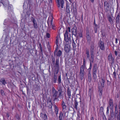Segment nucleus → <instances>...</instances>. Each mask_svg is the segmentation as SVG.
Returning a JSON list of instances; mask_svg holds the SVG:
<instances>
[{
  "label": "nucleus",
  "mask_w": 120,
  "mask_h": 120,
  "mask_svg": "<svg viewBox=\"0 0 120 120\" xmlns=\"http://www.w3.org/2000/svg\"><path fill=\"white\" fill-rule=\"evenodd\" d=\"M0 92L1 95L2 96H3L5 94L4 93V91L3 90H0Z\"/></svg>",
  "instance_id": "48"
},
{
  "label": "nucleus",
  "mask_w": 120,
  "mask_h": 120,
  "mask_svg": "<svg viewBox=\"0 0 120 120\" xmlns=\"http://www.w3.org/2000/svg\"><path fill=\"white\" fill-rule=\"evenodd\" d=\"M90 66L89 68L88 69V70H89L88 71H90V72H91V69L92 67V65L91 63V60H90Z\"/></svg>",
  "instance_id": "43"
},
{
  "label": "nucleus",
  "mask_w": 120,
  "mask_h": 120,
  "mask_svg": "<svg viewBox=\"0 0 120 120\" xmlns=\"http://www.w3.org/2000/svg\"><path fill=\"white\" fill-rule=\"evenodd\" d=\"M67 104L68 105H71V103L70 102V100L69 99H68L67 101Z\"/></svg>",
  "instance_id": "47"
},
{
  "label": "nucleus",
  "mask_w": 120,
  "mask_h": 120,
  "mask_svg": "<svg viewBox=\"0 0 120 120\" xmlns=\"http://www.w3.org/2000/svg\"><path fill=\"white\" fill-rule=\"evenodd\" d=\"M48 111L51 114V115H53L52 107L49 108L48 109Z\"/></svg>",
  "instance_id": "33"
},
{
  "label": "nucleus",
  "mask_w": 120,
  "mask_h": 120,
  "mask_svg": "<svg viewBox=\"0 0 120 120\" xmlns=\"http://www.w3.org/2000/svg\"><path fill=\"white\" fill-rule=\"evenodd\" d=\"M109 107L110 109L112 110H113V102L112 100L110 99L109 100Z\"/></svg>",
  "instance_id": "15"
},
{
  "label": "nucleus",
  "mask_w": 120,
  "mask_h": 120,
  "mask_svg": "<svg viewBox=\"0 0 120 120\" xmlns=\"http://www.w3.org/2000/svg\"><path fill=\"white\" fill-rule=\"evenodd\" d=\"M87 76L88 81L90 82L92 79L91 72H90V71H88V74Z\"/></svg>",
  "instance_id": "23"
},
{
  "label": "nucleus",
  "mask_w": 120,
  "mask_h": 120,
  "mask_svg": "<svg viewBox=\"0 0 120 120\" xmlns=\"http://www.w3.org/2000/svg\"><path fill=\"white\" fill-rule=\"evenodd\" d=\"M77 28L75 26L71 29V31L72 35H74L75 36H77V33L78 32L77 31Z\"/></svg>",
  "instance_id": "13"
},
{
  "label": "nucleus",
  "mask_w": 120,
  "mask_h": 120,
  "mask_svg": "<svg viewBox=\"0 0 120 120\" xmlns=\"http://www.w3.org/2000/svg\"><path fill=\"white\" fill-rule=\"evenodd\" d=\"M52 96L54 98L53 101H55L58 98H57V96L58 92L56 90L54 87H52Z\"/></svg>",
  "instance_id": "4"
},
{
  "label": "nucleus",
  "mask_w": 120,
  "mask_h": 120,
  "mask_svg": "<svg viewBox=\"0 0 120 120\" xmlns=\"http://www.w3.org/2000/svg\"><path fill=\"white\" fill-rule=\"evenodd\" d=\"M116 114L114 116V111L113 110H111L110 112L109 118L108 119V120H114L115 117H116Z\"/></svg>",
  "instance_id": "11"
},
{
  "label": "nucleus",
  "mask_w": 120,
  "mask_h": 120,
  "mask_svg": "<svg viewBox=\"0 0 120 120\" xmlns=\"http://www.w3.org/2000/svg\"><path fill=\"white\" fill-rule=\"evenodd\" d=\"M57 6L58 8H60L61 4V8H63V6L64 4V0H57Z\"/></svg>",
  "instance_id": "10"
},
{
  "label": "nucleus",
  "mask_w": 120,
  "mask_h": 120,
  "mask_svg": "<svg viewBox=\"0 0 120 120\" xmlns=\"http://www.w3.org/2000/svg\"><path fill=\"white\" fill-rule=\"evenodd\" d=\"M64 35L65 41L66 42H68L70 38L71 35L69 34V36L67 30H66L65 32V34H64Z\"/></svg>",
  "instance_id": "5"
},
{
  "label": "nucleus",
  "mask_w": 120,
  "mask_h": 120,
  "mask_svg": "<svg viewBox=\"0 0 120 120\" xmlns=\"http://www.w3.org/2000/svg\"><path fill=\"white\" fill-rule=\"evenodd\" d=\"M52 21H53V19H51V25H52V29H54V27H55V26L54 25H52Z\"/></svg>",
  "instance_id": "46"
},
{
  "label": "nucleus",
  "mask_w": 120,
  "mask_h": 120,
  "mask_svg": "<svg viewBox=\"0 0 120 120\" xmlns=\"http://www.w3.org/2000/svg\"><path fill=\"white\" fill-rule=\"evenodd\" d=\"M93 90V88L92 87H90L89 88V96L90 100H91V96Z\"/></svg>",
  "instance_id": "20"
},
{
  "label": "nucleus",
  "mask_w": 120,
  "mask_h": 120,
  "mask_svg": "<svg viewBox=\"0 0 120 120\" xmlns=\"http://www.w3.org/2000/svg\"><path fill=\"white\" fill-rule=\"evenodd\" d=\"M109 106H108V107H107V112H106V113L107 114H108L109 113Z\"/></svg>",
  "instance_id": "58"
},
{
  "label": "nucleus",
  "mask_w": 120,
  "mask_h": 120,
  "mask_svg": "<svg viewBox=\"0 0 120 120\" xmlns=\"http://www.w3.org/2000/svg\"><path fill=\"white\" fill-rule=\"evenodd\" d=\"M104 6L107 7L106 8L107 10L109 9V5L108 2L107 1L105 2L104 3Z\"/></svg>",
  "instance_id": "28"
},
{
  "label": "nucleus",
  "mask_w": 120,
  "mask_h": 120,
  "mask_svg": "<svg viewBox=\"0 0 120 120\" xmlns=\"http://www.w3.org/2000/svg\"><path fill=\"white\" fill-rule=\"evenodd\" d=\"M75 37H76L75 41L76 42V40L78 39V37H82V35L81 33L78 32L77 33V36Z\"/></svg>",
  "instance_id": "24"
},
{
  "label": "nucleus",
  "mask_w": 120,
  "mask_h": 120,
  "mask_svg": "<svg viewBox=\"0 0 120 120\" xmlns=\"http://www.w3.org/2000/svg\"><path fill=\"white\" fill-rule=\"evenodd\" d=\"M46 36L47 38H49L50 37V34L48 33H47L46 34Z\"/></svg>",
  "instance_id": "51"
},
{
  "label": "nucleus",
  "mask_w": 120,
  "mask_h": 120,
  "mask_svg": "<svg viewBox=\"0 0 120 120\" xmlns=\"http://www.w3.org/2000/svg\"><path fill=\"white\" fill-rule=\"evenodd\" d=\"M108 20L109 21L111 24H113V21L112 19L110 16H109L108 18Z\"/></svg>",
  "instance_id": "32"
},
{
  "label": "nucleus",
  "mask_w": 120,
  "mask_h": 120,
  "mask_svg": "<svg viewBox=\"0 0 120 120\" xmlns=\"http://www.w3.org/2000/svg\"><path fill=\"white\" fill-rule=\"evenodd\" d=\"M99 91H100V92L101 93V91L102 90V89L101 87H99L98 88Z\"/></svg>",
  "instance_id": "53"
},
{
  "label": "nucleus",
  "mask_w": 120,
  "mask_h": 120,
  "mask_svg": "<svg viewBox=\"0 0 120 120\" xmlns=\"http://www.w3.org/2000/svg\"><path fill=\"white\" fill-rule=\"evenodd\" d=\"M61 105L62 107L63 111H65V110L66 109L67 106L66 105L65 102L64 101H62V102L61 104Z\"/></svg>",
  "instance_id": "16"
},
{
  "label": "nucleus",
  "mask_w": 120,
  "mask_h": 120,
  "mask_svg": "<svg viewBox=\"0 0 120 120\" xmlns=\"http://www.w3.org/2000/svg\"><path fill=\"white\" fill-rule=\"evenodd\" d=\"M31 21L33 22V25L34 28L35 29H37L38 27V25L35 19L33 17H31Z\"/></svg>",
  "instance_id": "9"
},
{
  "label": "nucleus",
  "mask_w": 120,
  "mask_h": 120,
  "mask_svg": "<svg viewBox=\"0 0 120 120\" xmlns=\"http://www.w3.org/2000/svg\"><path fill=\"white\" fill-rule=\"evenodd\" d=\"M118 108L119 110L120 109V101H119L118 104Z\"/></svg>",
  "instance_id": "59"
},
{
  "label": "nucleus",
  "mask_w": 120,
  "mask_h": 120,
  "mask_svg": "<svg viewBox=\"0 0 120 120\" xmlns=\"http://www.w3.org/2000/svg\"><path fill=\"white\" fill-rule=\"evenodd\" d=\"M0 2L2 3L3 5L5 7L9 5L8 1L7 0H5L3 2H2V0H1L0 1Z\"/></svg>",
  "instance_id": "19"
},
{
  "label": "nucleus",
  "mask_w": 120,
  "mask_h": 120,
  "mask_svg": "<svg viewBox=\"0 0 120 120\" xmlns=\"http://www.w3.org/2000/svg\"><path fill=\"white\" fill-rule=\"evenodd\" d=\"M56 45H58V38H57L56 39Z\"/></svg>",
  "instance_id": "63"
},
{
  "label": "nucleus",
  "mask_w": 120,
  "mask_h": 120,
  "mask_svg": "<svg viewBox=\"0 0 120 120\" xmlns=\"http://www.w3.org/2000/svg\"><path fill=\"white\" fill-rule=\"evenodd\" d=\"M111 61H112V64L114 63V59L113 57L112 58V60H111Z\"/></svg>",
  "instance_id": "56"
},
{
  "label": "nucleus",
  "mask_w": 120,
  "mask_h": 120,
  "mask_svg": "<svg viewBox=\"0 0 120 120\" xmlns=\"http://www.w3.org/2000/svg\"><path fill=\"white\" fill-rule=\"evenodd\" d=\"M112 54L111 53H110L108 57V60L110 62L111 61V60H112Z\"/></svg>",
  "instance_id": "39"
},
{
  "label": "nucleus",
  "mask_w": 120,
  "mask_h": 120,
  "mask_svg": "<svg viewBox=\"0 0 120 120\" xmlns=\"http://www.w3.org/2000/svg\"><path fill=\"white\" fill-rule=\"evenodd\" d=\"M86 38H87V42L90 43L91 40L90 33L89 30L87 29L86 30Z\"/></svg>",
  "instance_id": "6"
},
{
  "label": "nucleus",
  "mask_w": 120,
  "mask_h": 120,
  "mask_svg": "<svg viewBox=\"0 0 120 120\" xmlns=\"http://www.w3.org/2000/svg\"><path fill=\"white\" fill-rule=\"evenodd\" d=\"M69 9L70 7L67 4H66V12H67V14L69 13L70 12V11Z\"/></svg>",
  "instance_id": "25"
},
{
  "label": "nucleus",
  "mask_w": 120,
  "mask_h": 120,
  "mask_svg": "<svg viewBox=\"0 0 120 120\" xmlns=\"http://www.w3.org/2000/svg\"><path fill=\"white\" fill-rule=\"evenodd\" d=\"M98 46L100 49L102 50H104L105 49V47L103 41L100 39L98 42Z\"/></svg>",
  "instance_id": "7"
},
{
  "label": "nucleus",
  "mask_w": 120,
  "mask_h": 120,
  "mask_svg": "<svg viewBox=\"0 0 120 120\" xmlns=\"http://www.w3.org/2000/svg\"><path fill=\"white\" fill-rule=\"evenodd\" d=\"M94 24L95 25V27H98V25H97L95 23V21L94 20Z\"/></svg>",
  "instance_id": "62"
},
{
  "label": "nucleus",
  "mask_w": 120,
  "mask_h": 120,
  "mask_svg": "<svg viewBox=\"0 0 120 120\" xmlns=\"http://www.w3.org/2000/svg\"><path fill=\"white\" fill-rule=\"evenodd\" d=\"M32 79L33 80H35V78L34 75H32Z\"/></svg>",
  "instance_id": "50"
},
{
  "label": "nucleus",
  "mask_w": 120,
  "mask_h": 120,
  "mask_svg": "<svg viewBox=\"0 0 120 120\" xmlns=\"http://www.w3.org/2000/svg\"><path fill=\"white\" fill-rule=\"evenodd\" d=\"M1 79L2 84H3L4 85H5V84L7 83V82L4 78H2Z\"/></svg>",
  "instance_id": "29"
},
{
  "label": "nucleus",
  "mask_w": 120,
  "mask_h": 120,
  "mask_svg": "<svg viewBox=\"0 0 120 120\" xmlns=\"http://www.w3.org/2000/svg\"><path fill=\"white\" fill-rule=\"evenodd\" d=\"M72 45L73 47V49L75 48L76 47V44L75 43V41L72 38Z\"/></svg>",
  "instance_id": "38"
},
{
  "label": "nucleus",
  "mask_w": 120,
  "mask_h": 120,
  "mask_svg": "<svg viewBox=\"0 0 120 120\" xmlns=\"http://www.w3.org/2000/svg\"><path fill=\"white\" fill-rule=\"evenodd\" d=\"M67 94L68 98H70L71 95V91L69 87H67Z\"/></svg>",
  "instance_id": "22"
},
{
  "label": "nucleus",
  "mask_w": 120,
  "mask_h": 120,
  "mask_svg": "<svg viewBox=\"0 0 120 120\" xmlns=\"http://www.w3.org/2000/svg\"><path fill=\"white\" fill-rule=\"evenodd\" d=\"M91 59H94V55L93 53H91L90 54Z\"/></svg>",
  "instance_id": "54"
},
{
  "label": "nucleus",
  "mask_w": 120,
  "mask_h": 120,
  "mask_svg": "<svg viewBox=\"0 0 120 120\" xmlns=\"http://www.w3.org/2000/svg\"><path fill=\"white\" fill-rule=\"evenodd\" d=\"M68 30V31L69 32H70V27H68V28L67 29V30Z\"/></svg>",
  "instance_id": "57"
},
{
  "label": "nucleus",
  "mask_w": 120,
  "mask_h": 120,
  "mask_svg": "<svg viewBox=\"0 0 120 120\" xmlns=\"http://www.w3.org/2000/svg\"><path fill=\"white\" fill-rule=\"evenodd\" d=\"M86 60L85 58L83 59V65H81L80 68L79 74L80 79L82 80L84 78V73L85 72L84 69L85 68Z\"/></svg>",
  "instance_id": "1"
},
{
  "label": "nucleus",
  "mask_w": 120,
  "mask_h": 120,
  "mask_svg": "<svg viewBox=\"0 0 120 120\" xmlns=\"http://www.w3.org/2000/svg\"><path fill=\"white\" fill-rule=\"evenodd\" d=\"M20 118L19 117V114H16L15 116V120H20Z\"/></svg>",
  "instance_id": "37"
},
{
  "label": "nucleus",
  "mask_w": 120,
  "mask_h": 120,
  "mask_svg": "<svg viewBox=\"0 0 120 120\" xmlns=\"http://www.w3.org/2000/svg\"><path fill=\"white\" fill-rule=\"evenodd\" d=\"M62 53H57V55L58 56H60L61 55Z\"/></svg>",
  "instance_id": "60"
},
{
  "label": "nucleus",
  "mask_w": 120,
  "mask_h": 120,
  "mask_svg": "<svg viewBox=\"0 0 120 120\" xmlns=\"http://www.w3.org/2000/svg\"><path fill=\"white\" fill-rule=\"evenodd\" d=\"M115 114H117L118 113V109L117 106L116 105L115 107Z\"/></svg>",
  "instance_id": "34"
},
{
  "label": "nucleus",
  "mask_w": 120,
  "mask_h": 120,
  "mask_svg": "<svg viewBox=\"0 0 120 120\" xmlns=\"http://www.w3.org/2000/svg\"><path fill=\"white\" fill-rule=\"evenodd\" d=\"M98 68L97 65L96 64H94L93 65L92 68V73L93 79L94 81H95L97 78L96 73Z\"/></svg>",
  "instance_id": "2"
},
{
  "label": "nucleus",
  "mask_w": 120,
  "mask_h": 120,
  "mask_svg": "<svg viewBox=\"0 0 120 120\" xmlns=\"http://www.w3.org/2000/svg\"><path fill=\"white\" fill-rule=\"evenodd\" d=\"M38 47H39L40 48L41 52H42V48L41 47V45L40 43H39V44L38 45Z\"/></svg>",
  "instance_id": "45"
},
{
  "label": "nucleus",
  "mask_w": 120,
  "mask_h": 120,
  "mask_svg": "<svg viewBox=\"0 0 120 120\" xmlns=\"http://www.w3.org/2000/svg\"><path fill=\"white\" fill-rule=\"evenodd\" d=\"M118 27H119V28H117V29H119L118 31L120 33V24H119V25H118Z\"/></svg>",
  "instance_id": "61"
},
{
  "label": "nucleus",
  "mask_w": 120,
  "mask_h": 120,
  "mask_svg": "<svg viewBox=\"0 0 120 120\" xmlns=\"http://www.w3.org/2000/svg\"><path fill=\"white\" fill-rule=\"evenodd\" d=\"M120 15V14L119 13H118L117 14V16L115 19V20L116 21V26L117 28H118V27L117 26L118 25H119V17Z\"/></svg>",
  "instance_id": "14"
},
{
  "label": "nucleus",
  "mask_w": 120,
  "mask_h": 120,
  "mask_svg": "<svg viewBox=\"0 0 120 120\" xmlns=\"http://www.w3.org/2000/svg\"><path fill=\"white\" fill-rule=\"evenodd\" d=\"M47 105H48V106L49 107V108H50L51 107H52V103H49L47 102Z\"/></svg>",
  "instance_id": "42"
},
{
  "label": "nucleus",
  "mask_w": 120,
  "mask_h": 120,
  "mask_svg": "<svg viewBox=\"0 0 120 120\" xmlns=\"http://www.w3.org/2000/svg\"><path fill=\"white\" fill-rule=\"evenodd\" d=\"M52 63L53 64L55 63V59H54V58H52Z\"/></svg>",
  "instance_id": "64"
},
{
  "label": "nucleus",
  "mask_w": 120,
  "mask_h": 120,
  "mask_svg": "<svg viewBox=\"0 0 120 120\" xmlns=\"http://www.w3.org/2000/svg\"><path fill=\"white\" fill-rule=\"evenodd\" d=\"M70 46L68 43L65 44L64 47V50L66 52H68L70 50Z\"/></svg>",
  "instance_id": "12"
},
{
  "label": "nucleus",
  "mask_w": 120,
  "mask_h": 120,
  "mask_svg": "<svg viewBox=\"0 0 120 120\" xmlns=\"http://www.w3.org/2000/svg\"><path fill=\"white\" fill-rule=\"evenodd\" d=\"M74 108L76 110L78 109L77 106L78 105V99L77 100L76 98H75L74 99Z\"/></svg>",
  "instance_id": "17"
},
{
  "label": "nucleus",
  "mask_w": 120,
  "mask_h": 120,
  "mask_svg": "<svg viewBox=\"0 0 120 120\" xmlns=\"http://www.w3.org/2000/svg\"><path fill=\"white\" fill-rule=\"evenodd\" d=\"M119 40V38H115V43L116 44H117L118 43V41Z\"/></svg>",
  "instance_id": "55"
},
{
  "label": "nucleus",
  "mask_w": 120,
  "mask_h": 120,
  "mask_svg": "<svg viewBox=\"0 0 120 120\" xmlns=\"http://www.w3.org/2000/svg\"><path fill=\"white\" fill-rule=\"evenodd\" d=\"M57 76L56 75H55V73H54V77L53 78V82L54 83H56V80Z\"/></svg>",
  "instance_id": "35"
},
{
  "label": "nucleus",
  "mask_w": 120,
  "mask_h": 120,
  "mask_svg": "<svg viewBox=\"0 0 120 120\" xmlns=\"http://www.w3.org/2000/svg\"><path fill=\"white\" fill-rule=\"evenodd\" d=\"M94 47L93 46H91L90 48V52H94Z\"/></svg>",
  "instance_id": "40"
},
{
  "label": "nucleus",
  "mask_w": 120,
  "mask_h": 120,
  "mask_svg": "<svg viewBox=\"0 0 120 120\" xmlns=\"http://www.w3.org/2000/svg\"><path fill=\"white\" fill-rule=\"evenodd\" d=\"M113 75L114 78L115 79H116V73L115 72V70H114V71L113 72Z\"/></svg>",
  "instance_id": "44"
},
{
  "label": "nucleus",
  "mask_w": 120,
  "mask_h": 120,
  "mask_svg": "<svg viewBox=\"0 0 120 120\" xmlns=\"http://www.w3.org/2000/svg\"><path fill=\"white\" fill-rule=\"evenodd\" d=\"M40 116L44 120H46L47 119V116L45 114H43L41 113L40 114Z\"/></svg>",
  "instance_id": "18"
},
{
  "label": "nucleus",
  "mask_w": 120,
  "mask_h": 120,
  "mask_svg": "<svg viewBox=\"0 0 120 120\" xmlns=\"http://www.w3.org/2000/svg\"><path fill=\"white\" fill-rule=\"evenodd\" d=\"M58 84H60L61 82V75H60L58 76Z\"/></svg>",
  "instance_id": "36"
},
{
  "label": "nucleus",
  "mask_w": 120,
  "mask_h": 120,
  "mask_svg": "<svg viewBox=\"0 0 120 120\" xmlns=\"http://www.w3.org/2000/svg\"><path fill=\"white\" fill-rule=\"evenodd\" d=\"M94 30L95 33H97V27H94Z\"/></svg>",
  "instance_id": "52"
},
{
  "label": "nucleus",
  "mask_w": 120,
  "mask_h": 120,
  "mask_svg": "<svg viewBox=\"0 0 120 120\" xmlns=\"http://www.w3.org/2000/svg\"><path fill=\"white\" fill-rule=\"evenodd\" d=\"M59 60L57 59L56 60V63L55 69V71L56 72V74H57L59 72Z\"/></svg>",
  "instance_id": "8"
},
{
  "label": "nucleus",
  "mask_w": 120,
  "mask_h": 120,
  "mask_svg": "<svg viewBox=\"0 0 120 120\" xmlns=\"http://www.w3.org/2000/svg\"><path fill=\"white\" fill-rule=\"evenodd\" d=\"M57 90H58L57 92L58 93V98H60L62 97V93L64 92L63 88L62 86H61L60 85H59L58 86L57 88Z\"/></svg>",
  "instance_id": "3"
},
{
  "label": "nucleus",
  "mask_w": 120,
  "mask_h": 120,
  "mask_svg": "<svg viewBox=\"0 0 120 120\" xmlns=\"http://www.w3.org/2000/svg\"><path fill=\"white\" fill-rule=\"evenodd\" d=\"M63 113L62 112H60L59 113V120H63Z\"/></svg>",
  "instance_id": "31"
},
{
  "label": "nucleus",
  "mask_w": 120,
  "mask_h": 120,
  "mask_svg": "<svg viewBox=\"0 0 120 120\" xmlns=\"http://www.w3.org/2000/svg\"><path fill=\"white\" fill-rule=\"evenodd\" d=\"M47 48L48 49V50L49 52H51V50L50 49V45L49 43V42H48V43H47Z\"/></svg>",
  "instance_id": "30"
},
{
  "label": "nucleus",
  "mask_w": 120,
  "mask_h": 120,
  "mask_svg": "<svg viewBox=\"0 0 120 120\" xmlns=\"http://www.w3.org/2000/svg\"><path fill=\"white\" fill-rule=\"evenodd\" d=\"M117 120H120V114L118 113L117 116Z\"/></svg>",
  "instance_id": "49"
},
{
  "label": "nucleus",
  "mask_w": 120,
  "mask_h": 120,
  "mask_svg": "<svg viewBox=\"0 0 120 120\" xmlns=\"http://www.w3.org/2000/svg\"><path fill=\"white\" fill-rule=\"evenodd\" d=\"M54 110L55 114L57 116L58 113L59 109L58 108L56 105L54 106Z\"/></svg>",
  "instance_id": "27"
},
{
  "label": "nucleus",
  "mask_w": 120,
  "mask_h": 120,
  "mask_svg": "<svg viewBox=\"0 0 120 120\" xmlns=\"http://www.w3.org/2000/svg\"><path fill=\"white\" fill-rule=\"evenodd\" d=\"M103 110H104V108L103 107H101L100 109H99V113H102V112H103Z\"/></svg>",
  "instance_id": "41"
},
{
  "label": "nucleus",
  "mask_w": 120,
  "mask_h": 120,
  "mask_svg": "<svg viewBox=\"0 0 120 120\" xmlns=\"http://www.w3.org/2000/svg\"><path fill=\"white\" fill-rule=\"evenodd\" d=\"M58 45H57L55 49L54 52H62V51L60 49H59Z\"/></svg>",
  "instance_id": "26"
},
{
  "label": "nucleus",
  "mask_w": 120,
  "mask_h": 120,
  "mask_svg": "<svg viewBox=\"0 0 120 120\" xmlns=\"http://www.w3.org/2000/svg\"><path fill=\"white\" fill-rule=\"evenodd\" d=\"M105 82V80L104 77H102L101 78V81L100 82V83L101 87H104Z\"/></svg>",
  "instance_id": "21"
}]
</instances>
